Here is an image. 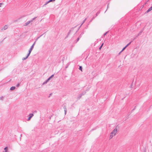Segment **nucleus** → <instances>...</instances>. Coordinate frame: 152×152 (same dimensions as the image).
I'll return each mask as SVG.
<instances>
[{
	"mask_svg": "<svg viewBox=\"0 0 152 152\" xmlns=\"http://www.w3.org/2000/svg\"><path fill=\"white\" fill-rule=\"evenodd\" d=\"M117 132V129L116 127L113 130V131L111 132L110 134V139H111L113 137L115 136Z\"/></svg>",
	"mask_w": 152,
	"mask_h": 152,
	"instance_id": "1",
	"label": "nucleus"
},
{
	"mask_svg": "<svg viewBox=\"0 0 152 152\" xmlns=\"http://www.w3.org/2000/svg\"><path fill=\"white\" fill-rule=\"evenodd\" d=\"M8 26L7 25H6L4 26L1 29V31H3L4 30H5L7 29L8 28Z\"/></svg>",
	"mask_w": 152,
	"mask_h": 152,
	"instance_id": "2",
	"label": "nucleus"
},
{
	"mask_svg": "<svg viewBox=\"0 0 152 152\" xmlns=\"http://www.w3.org/2000/svg\"><path fill=\"white\" fill-rule=\"evenodd\" d=\"M32 21V20L29 21H28L24 25L25 26H28V24H29L30 23H31Z\"/></svg>",
	"mask_w": 152,
	"mask_h": 152,
	"instance_id": "3",
	"label": "nucleus"
},
{
	"mask_svg": "<svg viewBox=\"0 0 152 152\" xmlns=\"http://www.w3.org/2000/svg\"><path fill=\"white\" fill-rule=\"evenodd\" d=\"M131 42H130L129 43H128V44L126 45L121 50V51H123L127 47H128L129 45L131 43Z\"/></svg>",
	"mask_w": 152,
	"mask_h": 152,
	"instance_id": "4",
	"label": "nucleus"
},
{
	"mask_svg": "<svg viewBox=\"0 0 152 152\" xmlns=\"http://www.w3.org/2000/svg\"><path fill=\"white\" fill-rule=\"evenodd\" d=\"M143 29H142L140 32L138 34H137V37H138V36L140 35L141 34H142V32H143Z\"/></svg>",
	"mask_w": 152,
	"mask_h": 152,
	"instance_id": "5",
	"label": "nucleus"
},
{
	"mask_svg": "<svg viewBox=\"0 0 152 152\" xmlns=\"http://www.w3.org/2000/svg\"><path fill=\"white\" fill-rule=\"evenodd\" d=\"M33 49L32 48H30V49H29V53L28 54V55H30L31 51H32V50H33Z\"/></svg>",
	"mask_w": 152,
	"mask_h": 152,
	"instance_id": "6",
	"label": "nucleus"
},
{
	"mask_svg": "<svg viewBox=\"0 0 152 152\" xmlns=\"http://www.w3.org/2000/svg\"><path fill=\"white\" fill-rule=\"evenodd\" d=\"M33 49L32 48H30V49H29V53L28 54V55H30L31 51H32V50H33Z\"/></svg>",
	"mask_w": 152,
	"mask_h": 152,
	"instance_id": "7",
	"label": "nucleus"
},
{
	"mask_svg": "<svg viewBox=\"0 0 152 152\" xmlns=\"http://www.w3.org/2000/svg\"><path fill=\"white\" fill-rule=\"evenodd\" d=\"M51 77H50L47 80H46V81L44 83H44H46L47 82H48L50 79L51 78Z\"/></svg>",
	"mask_w": 152,
	"mask_h": 152,
	"instance_id": "8",
	"label": "nucleus"
},
{
	"mask_svg": "<svg viewBox=\"0 0 152 152\" xmlns=\"http://www.w3.org/2000/svg\"><path fill=\"white\" fill-rule=\"evenodd\" d=\"M33 116L34 114L32 113H30L29 115V117L31 118Z\"/></svg>",
	"mask_w": 152,
	"mask_h": 152,
	"instance_id": "9",
	"label": "nucleus"
},
{
	"mask_svg": "<svg viewBox=\"0 0 152 152\" xmlns=\"http://www.w3.org/2000/svg\"><path fill=\"white\" fill-rule=\"evenodd\" d=\"M152 10V6L150 7L147 11V12H148L150 11L151 10Z\"/></svg>",
	"mask_w": 152,
	"mask_h": 152,
	"instance_id": "10",
	"label": "nucleus"
},
{
	"mask_svg": "<svg viewBox=\"0 0 152 152\" xmlns=\"http://www.w3.org/2000/svg\"><path fill=\"white\" fill-rule=\"evenodd\" d=\"M29 55H28V54L27 55V56L26 57H24V58H22V60H26L27 58H28V57L29 56Z\"/></svg>",
	"mask_w": 152,
	"mask_h": 152,
	"instance_id": "11",
	"label": "nucleus"
},
{
	"mask_svg": "<svg viewBox=\"0 0 152 152\" xmlns=\"http://www.w3.org/2000/svg\"><path fill=\"white\" fill-rule=\"evenodd\" d=\"M4 149L5 150L4 152H8V148H7V147H5L4 148Z\"/></svg>",
	"mask_w": 152,
	"mask_h": 152,
	"instance_id": "12",
	"label": "nucleus"
},
{
	"mask_svg": "<svg viewBox=\"0 0 152 152\" xmlns=\"http://www.w3.org/2000/svg\"><path fill=\"white\" fill-rule=\"evenodd\" d=\"M15 88V86H12L10 88V90L11 91H12L14 90Z\"/></svg>",
	"mask_w": 152,
	"mask_h": 152,
	"instance_id": "13",
	"label": "nucleus"
},
{
	"mask_svg": "<svg viewBox=\"0 0 152 152\" xmlns=\"http://www.w3.org/2000/svg\"><path fill=\"white\" fill-rule=\"evenodd\" d=\"M35 42H36V41L35 42H34V44L32 45L31 46V48H32L33 49L34 48V45L35 44Z\"/></svg>",
	"mask_w": 152,
	"mask_h": 152,
	"instance_id": "14",
	"label": "nucleus"
},
{
	"mask_svg": "<svg viewBox=\"0 0 152 152\" xmlns=\"http://www.w3.org/2000/svg\"><path fill=\"white\" fill-rule=\"evenodd\" d=\"M49 3L48 2V1L46 2L45 4L43 5V7L45 6L46 5L48 4Z\"/></svg>",
	"mask_w": 152,
	"mask_h": 152,
	"instance_id": "15",
	"label": "nucleus"
},
{
	"mask_svg": "<svg viewBox=\"0 0 152 152\" xmlns=\"http://www.w3.org/2000/svg\"><path fill=\"white\" fill-rule=\"evenodd\" d=\"M103 45V43H102V45L99 48V49L100 50L102 48Z\"/></svg>",
	"mask_w": 152,
	"mask_h": 152,
	"instance_id": "16",
	"label": "nucleus"
},
{
	"mask_svg": "<svg viewBox=\"0 0 152 152\" xmlns=\"http://www.w3.org/2000/svg\"><path fill=\"white\" fill-rule=\"evenodd\" d=\"M48 1L49 3H50L52 1H54V0H49V1Z\"/></svg>",
	"mask_w": 152,
	"mask_h": 152,
	"instance_id": "17",
	"label": "nucleus"
},
{
	"mask_svg": "<svg viewBox=\"0 0 152 152\" xmlns=\"http://www.w3.org/2000/svg\"><path fill=\"white\" fill-rule=\"evenodd\" d=\"M79 69L82 71V66H80L79 67Z\"/></svg>",
	"mask_w": 152,
	"mask_h": 152,
	"instance_id": "18",
	"label": "nucleus"
},
{
	"mask_svg": "<svg viewBox=\"0 0 152 152\" xmlns=\"http://www.w3.org/2000/svg\"><path fill=\"white\" fill-rule=\"evenodd\" d=\"M3 99H4V97H3V96H1V98H0V99H1V100H3Z\"/></svg>",
	"mask_w": 152,
	"mask_h": 152,
	"instance_id": "19",
	"label": "nucleus"
},
{
	"mask_svg": "<svg viewBox=\"0 0 152 152\" xmlns=\"http://www.w3.org/2000/svg\"><path fill=\"white\" fill-rule=\"evenodd\" d=\"M65 114H66L67 112L66 110H64Z\"/></svg>",
	"mask_w": 152,
	"mask_h": 152,
	"instance_id": "20",
	"label": "nucleus"
},
{
	"mask_svg": "<svg viewBox=\"0 0 152 152\" xmlns=\"http://www.w3.org/2000/svg\"><path fill=\"white\" fill-rule=\"evenodd\" d=\"M64 110H66V106H64Z\"/></svg>",
	"mask_w": 152,
	"mask_h": 152,
	"instance_id": "21",
	"label": "nucleus"
},
{
	"mask_svg": "<svg viewBox=\"0 0 152 152\" xmlns=\"http://www.w3.org/2000/svg\"><path fill=\"white\" fill-rule=\"evenodd\" d=\"M20 85V84L19 83L17 85H16V87H18Z\"/></svg>",
	"mask_w": 152,
	"mask_h": 152,
	"instance_id": "22",
	"label": "nucleus"
},
{
	"mask_svg": "<svg viewBox=\"0 0 152 152\" xmlns=\"http://www.w3.org/2000/svg\"><path fill=\"white\" fill-rule=\"evenodd\" d=\"M107 32H106L105 33H104V36H105V35H106V34H107Z\"/></svg>",
	"mask_w": 152,
	"mask_h": 152,
	"instance_id": "23",
	"label": "nucleus"
},
{
	"mask_svg": "<svg viewBox=\"0 0 152 152\" xmlns=\"http://www.w3.org/2000/svg\"><path fill=\"white\" fill-rule=\"evenodd\" d=\"M31 118H30L29 117L28 118V120H27V121H29V120H30V119H31Z\"/></svg>",
	"mask_w": 152,
	"mask_h": 152,
	"instance_id": "24",
	"label": "nucleus"
},
{
	"mask_svg": "<svg viewBox=\"0 0 152 152\" xmlns=\"http://www.w3.org/2000/svg\"><path fill=\"white\" fill-rule=\"evenodd\" d=\"M79 39L80 38H78L77 39V41H78Z\"/></svg>",
	"mask_w": 152,
	"mask_h": 152,
	"instance_id": "25",
	"label": "nucleus"
},
{
	"mask_svg": "<svg viewBox=\"0 0 152 152\" xmlns=\"http://www.w3.org/2000/svg\"><path fill=\"white\" fill-rule=\"evenodd\" d=\"M54 76V75H52L50 77H51V78H52Z\"/></svg>",
	"mask_w": 152,
	"mask_h": 152,
	"instance_id": "26",
	"label": "nucleus"
},
{
	"mask_svg": "<svg viewBox=\"0 0 152 152\" xmlns=\"http://www.w3.org/2000/svg\"><path fill=\"white\" fill-rule=\"evenodd\" d=\"M122 52V51H121V52H120L119 53V55H120V54H121V53Z\"/></svg>",
	"mask_w": 152,
	"mask_h": 152,
	"instance_id": "27",
	"label": "nucleus"
},
{
	"mask_svg": "<svg viewBox=\"0 0 152 152\" xmlns=\"http://www.w3.org/2000/svg\"><path fill=\"white\" fill-rule=\"evenodd\" d=\"M85 20H84V21H83V23H82V24H81V25H82L83 24V23L85 22Z\"/></svg>",
	"mask_w": 152,
	"mask_h": 152,
	"instance_id": "28",
	"label": "nucleus"
},
{
	"mask_svg": "<svg viewBox=\"0 0 152 152\" xmlns=\"http://www.w3.org/2000/svg\"><path fill=\"white\" fill-rule=\"evenodd\" d=\"M2 4V3H0V7L1 6V5Z\"/></svg>",
	"mask_w": 152,
	"mask_h": 152,
	"instance_id": "29",
	"label": "nucleus"
},
{
	"mask_svg": "<svg viewBox=\"0 0 152 152\" xmlns=\"http://www.w3.org/2000/svg\"><path fill=\"white\" fill-rule=\"evenodd\" d=\"M42 35H41L40 36V37H41V36H42ZM40 37H38L37 38V39H38V38H39Z\"/></svg>",
	"mask_w": 152,
	"mask_h": 152,
	"instance_id": "30",
	"label": "nucleus"
},
{
	"mask_svg": "<svg viewBox=\"0 0 152 152\" xmlns=\"http://www.w3.org/2000/svg\"><path fill=\"white\" fill-rule=\"evenodd\" d=\"M36 18V17H35V18H33L32 19H35Z\"/></svg>",
	"mask_w": 152,
	"mask_h": 152,
	"instance_id": "31",
	"label": "nucleus"
},
{
	"mask_svg": "<svg viewBox=\"0 0 152 152\" xmlns=\"http://www.w3.org/2000/svg\"><path fill=\"white\" fill-rule=\"evenodd\" d=\"M55 0H54V1H55Z\"/></svg>",
	"mask_w": 152,
	"mask_h": 152,
	"instance_id": "32",
	"label": "nucleus"
}]
</instances>
